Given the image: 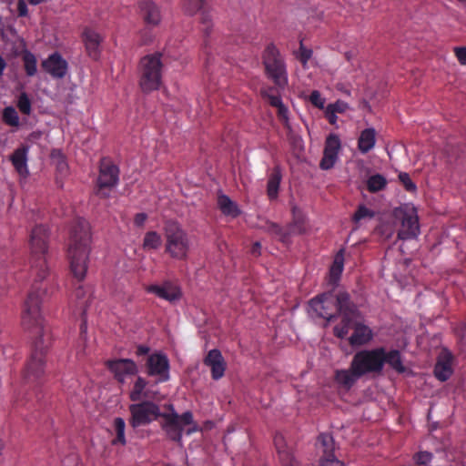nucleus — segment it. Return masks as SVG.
<instances>
[{
  "label": "nucleus",
  "instance_id": "obj_1",
  "mask_svg": "<svg viewBox=\"0 0 466 466\" xmlns=\"http://www.w3.org/2000/svg\"><path fill=\"white\" fill-rule=\"evenodd\" d=\"M48 238V228L44 225H37L31 231L30 275L33 283L22 313L23 327L34 336L32 351L23 376L25 383L36 386L45 381L46 354L52 342L50 329L41 313V305L54 294L57 287L56 279L50 277L46 261Z\"/></svg>",
  "mask_w": 466,
  "mask_h": 466
},
{
  "label": "nucleus",
  "instance_id": "obj_2",
  "mask_svg": "<svg viewBox=\"0 0 466 466\" xmlns=\"http://www.w3.org/2000/svg\"><path fill=\"white\" fill-rule=\"evenodd\" d=\"M90 226L89 223L77 218L73 221L67 256L70 263V270L73 276L82 281L86 275L90 252Z\"/></svg>",
  "mask_w": 466,
  "mask_h": 466
},
{
  "label": "nucleus",
  "instance_id": "obj_3",
  "mask_svg": "<svg viewBox=\"0 0 466 466\" xmlns=\"http://www.w3.org/2000/svg\"><path fill=\"white\" fill-rule=\"evenodd\" d=\"M351 363L356 374L361 377L370 373H381L385 364L398 373H403L406 370L400 351L399 350L387 351L383 347L358 351L353 356Z\"/></svg>",
  "mask_w": 466,
  "mask_h": 466
},
{
  "label": "nucleus",
  "instance_id": "obj_4",
  "mask_svg": "<svg viewBox=\"0 0 466 466\" xmlns=\"http://www.w3.org/2000/svg\"><path fill=\"white\" fill-rule=\"evenodd\" d=\"M355 303L351 300L348 292H331L320 294L309 302V313L311 316L322 318L327 321L336 319L339 316L340 320L349 321L350 316H354L351 309Z\"/></svg>",
  "mask_w": 466,
  "mask_h": 466
},
{
  "label": "nucleus",
  "instance_id": "obj_5",
  "mask_svg": "<svg viewBox=\"0 0 466 466\" xmlns=\"http://www.w3.org/2000/svg\"><path fill=\"white\" fill-rule=\"evenodd\" d=\"M354 316L349 317V321L340 322L333 329V333L338 339H345L350 329H353L352 334L349 337V343L351 347H361L368 345L374 338L373 330L364 323V316L356 304L351 308Z\"/></svg>",
  "mask_w": 466,
  "mask_h": 466
},
{
  "label": "nucleus",
  "instance_id": "obj_6",
  "mask_svg": "<svg viewBox=\"0 0 466 466\" xmlns=\"http://www.w3.org/2000/svg\"><path fill=\"white\" fill-rule=\"evenodd\" d=\"M162 54L147 55L139 62V86L144 93L158 90L162 85Z\"/></svg>",
  "mask_w": 466,
  "mask_h": 466
},
{
  "label": "nucleus",
  "instance_id": "obj_7",
  "mask_svg": "<svg viewBox=\"0 0 466 466\" xmlns=\"http://www.w3.org/2000/svg\"><path fill=\"white\" fill-rule=\"evenodd\" d=\"M263 64L268 77L278 87L284 88L288 84L286 66L279 51L273 44L266 47L263 54Z\"/></svg>",
  "mask_w": 466,
  "mask_h": 466
},
{
  "label": "nucleus",
  "instance_id": "obj_8",
  "mask_svg": "<svg viewBox=\"0 0 466 466\" xmlns=\"http://www.w3.org/2000/svg\"><path fill=\"white\" fill-rule=\"evenodd\" d=\"M166 251L174 258L183 259L188 250L187 234L177 223L169 222L165 228Z\"/></svg>",
  "mask_w": 466,
  "mask_h": 466
},
{
  "label": "nucleus",
  "instance_id": "obj_9",
  "mask_svg": "<svg viewBox=\"0 0 466 466\" xmlns=\"http://www.w3.org/2000/svg\"><path fill=\"white\" fill-rule=\"evenodd\" d=\"M161 419V429L168 439L177 442L181 441L185 428L193 423V415L189 411H186L182 415H178L174 410L170 413L163 412Z\"/></svg>",
  "mask_w": 466,
  "mask_h": 466
},
{
  "label": "nucleus",
  "instance_id": "obj_10",
  "mask_svg": "<svg viewBox=\"0 0 466 466\" xmlns=\"http://www.w3.org/2000/svg\"><path fill=\"white\" fill-rule=\"evenodd\" d=\"M129 411L131 414L129 423L134 429L150 424L152 421L161 418L163 413L160 411L157 404L149 400L131 404Z\"/></svg>",
  "mask_w": 466,
  "mask_h": 466
},
{
  "label": "nucleus",
  "instance_id": "obj_11",
  "mask_svg": "<svg viewBox=\"0 0 466 466\" xmlns=\"http://www.w3.org/2000/svg\"><path fill=\"white\" fill-rule=\"evenodd\" d=\"M119 181V169L109 159L103 158L100 162L99 176L97 178L96 195L107 198Z\"/></svg>",
  "mask_w": 466,
  "mask_h": 466
},
{
  "label": "nucleus",
  "instance_id": "obj_12",
  "mask_svg": "<svg viewBox=\"0 0 466 466\" xmlns=\"http://www.w3.org/2000/svg\"><path fill=\"white\" fill-rule=\"evenodd\" d=\"M170 364L163 352H154L147 357L145 371L147 376L156 378L157 383L167 382L170 379Z\"/></svg>",
  "mask_w": 466,
  "mask_h": 466
},
{
  "label": "nucleus",
  "instance_id": "obj_13",
  "mask_svg": "<svg viewBox=\"0 0 466 466\" xmlns=\"http://www.w3.org/2000/svg\"><path fill=\"white\" fill-rule=\"evenodd\" d=\"M293 221L286 228L274 222H267L265 229L277 237L282 243H288L291 235L302 234L306 230L304 218L296 214L295 208H293Z\"/></svg>",
  "mask_w": 466,
  "mask_h": 466
},
{
  "label": "nucleus",
  "instance_id": "obj_14",
  "mask_svg": "<svg viewBox=\"0 0 466 466\" xmlns=\"http://www.w3.org/2000/svg\"><path fill=\"white\" fill-rule=\"evenodd\" d=\"M400 228L398 238L402 240L411 239L420 234L419 218L415 208L400 211Z\"/></svg>",
  "mask_w": 466,
  "mask_h": 466
},
{
  "label": "nucleus",
  "instance_id": "obj_15",
  "mask_svg": "<svg viewBox=\"0 0 466 466\" xmlns=\"http://www.w3.org/2000/svg\"><path fill=\"white\" fill-rule=\"evenodd\" d=\"M316 445L322 452L319 461L320 466H344V463L334 454L335 443L334 439L330 434H319Z\"/></svg>",
  "mask_w": 466,
  "mask_h": 466
},
{
  "label": "nucleus",
  "instance_id": "obj_16",
  "mask_svg": "<svg viewBox=\"0 0 466 466\" xmlns=\"http://www.w3.org/2000/svg\"><path fill=\"white\" fill-rule=\"evenodd\" d=\"M106 365L114 378L121 384L125 383L126 378L137 373V366L131 359L109 360Z\"/></svg>",
  "mask_w": 466,
  "mask_h": 466
},
{
  "label": "nucleus",
  "instance_id": "obj_17",
  "mask_svg": "<svg viewBox=\"0 0 466 466\" xmlns=\"http://www.w3.org/2000/svg\"><path fill=\"white\" fill-rule=\"evenodd\" d=\"M340 148L341 141L339 137L337 134H329L326 138L323 157L319 163L321 169L329 170L334 167Z\"/></svg>",
  "mask_w": 466,
  "mask_h": 466
},
{
  "label": "nucleus",
  "instance_id": "obj_18",
  "mask_svg": "<svg viewBox=\"0 0 466 466\" xmlns=\"http://www.w3.org/2000/svg\"><path fill=\"white\" fill-rule=\"evenodd\" d=\"M42 68L54 78H63L68 69V64L58 52H55L42 61Z\"/></svg>",
  "mask_w": 466,
  "mask_h": 466
},
{
  "label": "nucleus",
  "instance_id": "obj_19",
  "mask_svg": "<svg viewBox=\"0 0 466 466\" xmlns=\"http://www.w3.org/2000/svg\"><path fill=\"white\" fill-rule=\"evenodd\" d=\"M454 356L448 349H442L437 358L434 375L441 381L448 380L453 373Z\"/></svg>",
  "mask_w": 466,
  "mask_h": 466
},
{
  "label": "nucleus",
  "instance_id": "obj_20",
  "mask_svg": "<svg viewBox=\"0 0 466 466\" xmlns=\"http://www.w3.org/2000/svg\"><path fill=\"white\" fill-rule=\"evenodd\" d=\"M138 7L143 21L147 26H157L162 19L160 7L152 0H140Z\"/></svg>",
  "mask_w": 466,
  "mask_h": 466
},
{
  "label": "nucleus",
  "instance_id": "obj_21",
  "mask_svg": "<svg viewBox=\"0 0 466 466\" xmlns=\"http://www.w3.org/2000/svg\"><path fill=\"white\" fill-rule=\"evenodd\" d=\"M274 445L277 450L281 466H300L299 461L293 454L292 449L288 446L287 441L282 434H275Z\"/></svg>",
  "mask_w": 466,
  "mask_h": 466
},
{
  "label": "nucleus",
  "instance_id": "obj_22",
  "mask_svg": "<svg viewBox=\"0 0 466 466\" xmlns=\"http://www.w3.org/2000/svg\"><path fill=\"white\" fill-rule=\"evenodd\" d=\"M146 291L169 302H174L181 297V291L178 287L170 281H166L161 286L148 285L146 287Z\"/></svg>",
  "mask_w": 466,
  "mask_h": 466
},
{
  "label": "nucleus",
  "instance_id": "obj_23",
  "mask_svg": "<svg viewBox=\"0 0 466 466\" xmlns=\"http://www.w3.org/2000/svg\"><path fill=\"white\" fill-rule=\"evenodd\" d=\"M206 367L210 369L213 380H218L224 376L227 362L218 350H211L206 355Z\"/></svg>",
  "mask_w": 466,
  "mask_h": 466
},
{
  "label": "nucleus",
  "instance_id": "obj_24",
  "mask_svg": "<svg viewBox=\"0 0 466 466\" xmlns=\"http://www.w3.org/2000/svg\"><path fill=\"white\" fill-rule=\"evenodd\" d=\"M103 38L93 29L86 28L83 32V41L89 57L97 60L100 56V44Z\"/></svg>",
  "mask_w": 466,
  "mask_h": 466
},
{
  "label": "nucleus",
  "instance_id": "obj_25",
  "mask_svg": "<svg viewBox=\"0 0 466 466\" xmlns=\"http://www.w3.org/2000/svg\"><path fill=\"white\" fill-rule=\"evenodd\" d=\"M28 147L25 146L16 148L10 156V161L16 172L22 177H27L29 174L27 167Z\"/></svg>",
  "mask_w": 466,
  "mask_h": 466
},
{
  "label": "nucleus",
  "instance_id": "obj_26",
  "mask_svg": "<svg viewBox=\"0 0 466 466\" xmlns=\"http://www.w3.org/2000/svg\"><path fill=\"white\" fill-rule=\"evenodd\" d=\"M360 378L361 376L354 371L351 362L348 370H337L334 375L335 381L345 390L351 389Z\"/></svg>",
  "mask_w": 466,
  "mask_h": 466
},
{
  "label": "nucleus",
  "instance_id": "obj_27",
  "mask_svg": "<svg viewBox=\"0 0 466 466\" xmlns=\"http://www.w3.org/2000/svg\"><path fill=\"white\" fill-rule=\"evenodd\" d=\"M217 204L221 213L226 217L236 218L241 214L238 204L223 193L218 195Z\"/></svg>",
  "mask_w": 466,
  "mask_h": 466
},
{
  "label": "nucleus",
  "instance_id": "obj_28",
  "mask_svg": "<svg viewBox=\"0 0 466 466\" xmlns=\"http://www.w3.org/2000/svg\"><path fill=\"white\" fill-rule=\"evenodd\" d=\"M376 130L373 127L365 128L358 138V149L361 154H367L376 145Z\"/></svg>",
  "mask_w": 466,
  "mask_h": 466
},
{
  "label": "nucleus",
  "instance_id": "obj_29",
  "mask_svg": "<svg viewBox=\"0 0 466 466\" xmlns=\"http://www.w3.org/2000/svg\"><path fill=\"white\" fill-rule=\"evenodd\" d=\"M281 178L282 175L279 167H274L269 174L267 184V194L269 199L272 200L278 198Z\"/></svg>",
  "mask_w": 466,
  "mask_h": 466
},
{
  "label": "nucleus",
  "instance_id": "obj_30",
  "mask_svg": "<svg viewBox=\"0 0 466 466\" xmlns=\"http://www.w3.org/2000/svg\"><path fill=\"white\" fill-rule=\"evenodd\" d=\"M343 265H344V256H343V250H339L333 260V263L329 269V278L330 281L335 283L337 282L343 271Z\"/></svg>",
  "mask_w": 466,
  "mask_h": 466
},
{
  "label": "nucleus",
  "instance_id": "obj_31",
  "mask_svg": "<svg viewBox=\"0 0 466 466\" xmlns=\"http://www.w3.org/2000/svg\"><path fill=\"white\" fill-rule=\"evenodd\" d=\"M22 61L26 76H34L37 71V60L35 56L28 50L22 54Z\"/></svg>",
  "mask_w": 466,
  "mask_h": 466
},
{
  "label": "nucleus",
  "instance_id": "obj_32",
  "mask_svg": "<svg viewBox=\"0 0 466 466\" xmlns=\"http://www.w3.org/2000/svg\"><path fill=\"white\" fill-rule=\"evenodd\" d=\"M114 430L116 432V437L112 440L111 443L113 445H126V436H125V430H126V423L125 420L117 417L114 420Z\"/></svg>",
  "mask_w": 466,
  "mask_h": 466
},
{
  "label": "nucleus",
  "instance_id": "obj_33",
  "mask_svg": "<svg viewBox=\"0 0 466 466\" xmlns=\"http://www.w3.org/2000/svg\"><path fill=\"white\" fill-rule=\"evenodd\" d=\"M147 381L146 379L142 377H137L133 389L130 392L129 398L132 401H138L143 397H147V393L145 391L146 387L147 386Z\"/></svg>",
  "mask_w": 466,
  "mask_h": 466
},
{
  "label": "nucleus",
  "instance_id": "obj_34",
  "mask_svg": "<svg viewBox=\"0 0 466 466\" xmlns=\"http://www.w3.org/2000/svg\"><path fill=\"white\" fill-rule=\"evenodd\" d=\"M161 244V236L157 231H148L145 234L142 247L145 250H151L157 249Z\"/></svg>",
  "mask_w": 466,
  "mask_h": 466
},
{
  "label": "nucleus",
  "instance_id": "obj_35",
  "mask_svg": "<svg viewBox=\"0 0 466 466\" xmlns=\"http://www.w3.org/2000/svg\"><path fill=\"white\" fill-rule=\"evenodd\" d=\"M387 186L386 178L380 174L370 176L367 180V188L370 193H376L384 189Z\"/></svg>",
  "mask_w": 466,
  "mask_h": 466
},
{
  "label": "nucleus",
  "instance_id": "obj_36",
  "mask_svg": "<svg viewBox=\"0 0 466 466\" xmlns=\"http://www.w3.org/2000/svg\"><path fill=\"white\" fill-rule=\"evenodd\" d=\"M375 216V212L368 208L364 205H360L352 216V221L355 224L354 229L359 228V224L364 219H371Z\"/></svg>",
  "mask_w": 466,
  "mask_h": 466
},
{
  "label": "nucleus",
  "instance_id": "obj_37",
  "mask_svg": "<svg viewBox=\"0 0 466 466\" xmlns=\"http://www.w3.org/2000/svg\"><path fill=\"white\" fill-rule=\"evenodd\" d=\"M3 121L10 127H17L19 125V116L14 107L7 106L4 109Z\"/></svg>",
  "mask_w": 466,
  "mask_h": 466
},
{
  "label": "nucleus",
  "instance_id": "obj_38",
  "mask_svg": "<svg viewBox=\"0 0 466 466\" xmlns=\"http://www.w3.org/2000/svg\"><path fill=\"white\" fill-rule=\"evenodd\" d=\"M203 5L204 0H183L184 9L190 15L200 11Z\"/></svg>",
  "mask_w": 466,
  "mask_h": 466
},
{
  "label": "nucleus",
  "instance_id": "obj_39",
  "mask_svg": "<svg viewBox=\"0 0 466 466\" xmlns=\"http://www.w3.org/2000/svg\"><path fill=\"white\" fill-rule=\"evenodd\" d=\"M17 107L24 115H29L31 113V101L26 93L23 92L20 94L17 101Z\"/></svg>",
  "mask_w": 466,
  "mask_h": 466
},
{
  "label": "nucleus",
  "instance_id": "obj_40",
  "mask_svg": "<svg viewBox=\"0 0 466 466\" xmlns=\"http://www.w3.org/2000/svg\"><path fill=\"white\" fill-rule=\"evenodd\" d=\"M399 180L403 185L406 191L413 193L417 190V186L413 183L408 173L400 172L399 174Z\"/></svg>",
  "mask_w": 466,
  "mask_h": 466
},
{
  "label": "nucleus",
  "instance_id": "obj_41",
  "mask_svg": "<svg viewBox=\"0 0 466 466\" xmlns=\"http://www.w3.org/2000/svg\"><path fill=\"white\" fill-rule=\"evenodd\" d=\"M310 103L319 109H324L325 98L321 96V94L318 90H313L309 95Z\"/></svg>",
  "mask_w": 466,
  "mask_h": 466
},
{
  "label": "nucleus",
  "instance_id": "obj_42",
  "mask_svg": "<svg viewBox=\"0 0 466 466\" xmlns=\"http://www.w3.org/2000/svg\"><path fill=\"white\" fill-rule=\"evenodd\" d=\"M432 460V454L429 451H420L414 455V461L419 465H428Z\"/></svg>",
  "mask_w": 466,
  "mask_h": 466
},
{
  "label": "nucleus",
  "instance_id": "obj_43",
  "mask_svg": "<svg viewBox=\"0 0 466 466\" xmlns=\"http://www.w3.org/2000/svg\"><path fill=\"white\" fill-rule=\"evenodd\" d=\"M327 107L334 113H344L349 108V105L344 101L338 100L335 103L329 104Z\"/></svg>",
  "mask_w": 466,
  "mask_h": 466
},
{
  "label": "nucleus",
  "instance_id": "obj_44",
  "mask_svg": "<svg viewBox=\"0 0 466 466\" xmlns=\"http://www.w3.org/2000/svg\"><path fill=\"white\" fill-rule=\"evenodd\" d=\"M454 333L461 342L464 340L466 337V320L459 323L454 328Z\"/></svg>",
  "mask_w": 466,
  "mask_h": 466
},
{
  "label": "nucleus",
  "instance_id": "obj_45",
  "mask_svg": "<svg viewBox=\"0 0 466 466\" xmlns=\"http://www.w3.org/2000/svg\"><path fill=\"white\" fill-rule=\"evenodd\" d=\"M311 55H312V51L310 49L304 47L302 45L300 46L299 53V59L300 60V62L302 64H306L311 57Z\"/></svg>",
  "mask_w": 466,
  "mask_h": 466
},
{
  "label": "nucleus",
  "instance_id": "obj_46",
  "mask_svg": "<svg viewBox=\"0 0 466 466\" xmlns=\"http://www.w3.org/2000/svg\"><path fill=\"white\" fill-rule=\"evenodd\" d=\"M455 56L458 59V61L461 64L466 66V47H455L454 48Z\"/></svg>",
  "mask_w": 466,
  "mask_h": 466
},
{
  "label": "nucleus",
  "instance_id": "obj_47",
  "mask_svg": "<svg viewBox=\"0 0 466 466\" xmlns=\"http://www.w3.org/2000/svg\"><path fill=\"white\" fill-rule=\"evenodd\" d=\"M265 99L269 103L271 106L274 107L280 106L283 103L279 93L275 95H268V97Z\"/></svg>",
  "mask_w": 466,
  "mask_h": 466
},
{
  "label": "nucleus",
  "instance_id": "obj_48",
  "mask_svg": "<svg viewBox=\"0 0 466 466\" xmlns=\"http://www.w3.org/2000/svg\"><path fill=\"white\" fill-rule=\"evenodd\" d=\"M147 219V215L146 213H143V212L137 213V214H136V216L134 218V224L137 227L141 228L144 226Z\"/></svg>",
  "mask_w": 466,
  "mask_h": 466
},
{
  "label": "nucleus",
  "instance_id": "obj_49",
  "mask_svg": "<svg viewBox=\"0 0 466 466\" xmlns=\"http://www.w3.org/2000/svg\"><path fill=\"white\" fill-rule=\"evenodd\" d=\"M17 12L19 16H26L28 15V8L25 0H18Z\"/></svg>",
  "mask_w": 466,
  "mask_h": 466
},
{
  "label": "nucleus",
  "instance_id": "obj_50",
  "mask_svg": "<svg viewBox=\"0 0 466 466\" xmlns=\"http://www.w3.org/2000/svg\"><path fill=\"white\" fill-rule=\"evenodd\" d=\"M325 117L329 121V124L335 125L337 123V113H334L331 109L329 107L325 108Z\"/></svg>",
  "mask_w": 466,
  "mask_h": 466
},
{
  "label": "nucleus",
  "instance_id": "obj_51",
  "mask_svg": "<svg viewBox=\"0 0 466 466\" xmlns=\"http://www.w3.org/2000/svg\"><path fill=\"white\" fill-rule=\"evenodd\" d=\"M278 109V116L279 119L287 121L288 120V108L282 103L280 106H276Z\"/></svg>",
  "mask_w": 466,
  "mask_h": 466
},
{
  "label": "nucleus",
  "instance_id": "obj_52",
  "mask_svg": "<svg viewBox=\"0 0 466 466\" xmlns=\"http://www.w3.org/2000/svg\"><path fill=\"white\" fill-rule=\"evenodd\" d=\"M260 93H261L262 97L265 99V98L268 97V95H275V94H279V92L276 87L268 86V87L262 88Z\"/></svg>",
  "mask_w": 466,
  "mask_h": 466
},
{
  "label": "nucleus",
  "instance_id": "obj_53",
  "mask_svg": "<svg viewBox=\"0 0 466 466\" xmlns=\"http://www.w3.org/2000/svg\"><path fill=\"white\" fill-rule=\"evenodd\" d=\"M150 348L147 345H138L136 349V354L137 356H144V355H149Z\"/></svg>",
  "mask_w": 466,
  "mask_h": 466
},
{
  "label": "nucleus",
  "instance_id": "obj_54",
  "mask_svg": "<svg viewBox=\"0 0 466 466\" xmlns=\"http://www.w3.org/2000/svg\"><path fill=\"white\" fill-rule=\"evenodd\" d=\"M260 248L261 245L259 242H255L252 246L251 252L253 255H259L260 254Z\"/></svg>",
  "mask_w": 466,
  "mask_h": 466
},
{
  "label": "nucleus",
  "instance_id": "obj_55",
  "mask_svg": "<svg viewBox=\"0 0 466 466\" xmlns=\"http://www.w3.org/2000/svg\"><path fill=\"white\" fill-rule=\"evenodd\" d=\"M5 67H6V63H5V59L0 56V76L3 75Z\"/></svg>",
  "mask_w": 466,
  "mask_h": 466
},
{
  "label": "nucleus",
  "instance_id": "obj_56",
  "mask_svg": "<svg viewBox=\"0 0 466 466\" xmlns=\"http://www.w3.org/2000/svg\"><path fill=\"white\" fill-rule=\"evenodd\" d=\"M67 165L65 161H60L57 165V168L62 172L63 170L66 169Z\"/></svg>",
  "mask_w": 466,
  "mask_h": 466
},
{
  "label": "nucleus",
  "instance_id": "obj_57",
  "mask_svg": "<svg viewBox=\"0 0 466 466\" xmlns=\"http://www.w3.org/2000/svg\"><path fill=\"white\" fill-rule=\"evenodd\" d=\"M80 331H81V334L86 332V319L82 320V323L80 325Z\"/></svg>",
  "mask_w": 466,
  "mask_h": 466
},
{
  "label": "nucleus",
  "instance_id": "obj_58",
  "mask_svg": "<svg viewBox=\"0 0 466 466\" xmlns=\"http://www.w3.org/2000/svg\"><path fill=\"white\" fill-rule=\"evenodd\" d=\"M45 0H28L31 5H36L44 2Z\"/></svg>",
  "mask_w": 466,
  "mask_h": 466
},
{
  "label": "nucleus",
  "instance_id": "obj_59",
  "mask_svg": "<svg viewBox=\"0 0 466 466\" xmlns=\"http://www.w3.org/2000/svg\"><path fill=\"white\" fill-rule=\"evenodd\" d=\"M205 425H206V431H207L213 427V422L209 421V420H206Z\"/></svg>",
  "mask_w": 466,
  "mask_h": 466
},
{
  "label": "nucleus",
  "instance_id": "obj_60",
  "mask_svg": "<svg viewBox=\"0 0 466 466\" xmlns=\"http://www.w3.org/2000/svg\"><path fill=\"white\" fill-rule=\"evenodd\" d=\"M81 294H82V289H81V288H79V289L76 290V297H77V299H81Z\"/></svg>",
  "mask_w": 466,
  "mask_h": 466
},
{
  "label": "nucleus",
  "instance_id": "obj_61",
  "mask_svg": "<svg viewBox=\"0 0 466 466\" xmlns=\"http://www.w3.org/2000/svg\"><path fill=\"white\" fill-rule=\"evenodd\" d=\"M86 306H85L83 309H82V311H81V315L84 316L86 314Z\"/></svg>",
  "mask_w": 466,
  "mask_h": 466
},
{
  "label": "nucleus",
  "instance_id": "obj_62",
  "mask_svg": "<svg viewBox=\"0 0 466 466\" xmlns=\"http://www.w3.org/2000/svg\"><path fill=\"white\" fill-rule=\"evenodd\" d=\"M461 5L466 6V0H458Z\"/></svg>",
  "mask_w": 466,
  "mask_h": 466
},
{
  "label": "nucleus",
  "instance_id": "obj_63",
  "mask_svg": "<svg viewBox=\"0 0 466 466\" xmlns=\"http://www.w3.org/2000/svg\"><path fill=\"white\" fill-rule=\"evenodd\" d=\"M192 431H194V429L188 428V429L187 430V434H190Z\"/></svg>",
  "mask_w": 466,
  "mask_h": 466
},
{
  "label": "nucleus",
  "instance_id": "obj_64",
  "mask_svg": "<svg viewBox=\"0 0 466 466\" xmlns=\"http://www.w3.org/2000/svg\"><path fill=\"white\" fill-rule=\"evenodd\" d=\"M165 466H171V465H170V464H167V465H165Z\"/></svg>",
  "mask_w": 466,
  "mask_h": 466
}]
</instances>
